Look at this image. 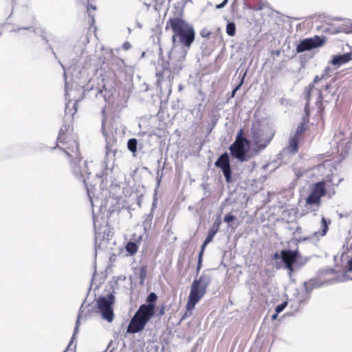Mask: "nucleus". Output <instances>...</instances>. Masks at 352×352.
Wrapping results in <instances>:
<instances>
[{
  "label": "nucleus",
  "instance_id": "nucleus-23",
  "mask_svg": "<svg viewBox=\"0 0 352 352\" xmlns=\"http://www.w3.org/2000/svg\"><path fill=\"white\" fill-rule=\"evenodd\" d=\"M142 239V236H138V239H131L129 241L127 242L125 246L126 251L129 253V255L133 256L134 255L138 249V244L139 241Z\"/></svg>",
  "mask_w": 352,
  "mask_h": 352
},
{
  "label": "nucleus",
  "instance_id": "nucleus-25",
  "mask_svg": "<svg viewBox=\"0 0 352 352\" xmlns=\"http://www.w3.org/2000/svg\"><path fill=\"white\" fill-rule=\"evenodd\" d=\"M137 272L136 274L138 275L140 278V285H143L144 284V280L147 276L148 267L146 265H142L140 267L138 270L135 269Z\"/></svg>",
  "mask_w": 352,
  "mask_h": 352
},
{
  "label": "nucleus",
  "instance_id": "nucleus-56",
  "mask_svg": "<svg viewBox=\"0 0 352 352\" xmlns=\"http://www.w3.org/2000/svg\"><path fill=\"white\" fill-rule=\"evenodd\" d=\"M47 45V47H48L49 50L52 52V54L54 56L55 58L58 59V57H57V56H56V54L53 47L51 46V45L49 43Z\"/></svg>",
  "mask_w": 352,
  "mask_h": 352
},
{
  "label": "nucleus",
  "instance_id": "nucleus-11",
  "mask_svg": "<svg viewBox=\"0 0 352 352\" xmlns=\"http://www.w3.org/2000/svg\"><path fill=\"white\" fill-rule=\"evenodd\" d=\"M320 223L321 228L319 230L314 232L312 234L307 236L296 238V243L298 244L305 241H309L311 244L316 245L320 237L324 236L327 234L329 224L331 223V219L322 217Z\"/></svg>",
  "mask_w": 352,
  "mask_h": 352
},
{
  "label": "nucleus",
  "instance_id": "nucleus-19",
  "mask_svg": "<svg viewBox=\"0 0 352 352\" xmlns=\"http://www.w3.org/2000/svg\"><path fill=\"white\" fill-rule=\"evenodd\" d=\"M329 283L330 281L329 280L320 282L317 278H311L309 280L305 281L303 283V288L311 295L313 289L321 287L329 284Z\"/></svg>",
  "mask_w": 352,
  "mask_h": 352
},
{
  "label": "nucleus",
  "instance_id": "nucleus-31",
  "mask_svg": "<svg viewBox=\"0 0 352 352\" xmlns=\"http://www.w3.org/2000/svg\"><path fill=\"white\" fill-rule=\"evenodd\" d=\"M227 184L232 182V171L231 166L221 169Z\"/></svg>",
  "mask_w": 352,
  "mask_h": 352
},
{
  "label": "nucleus",
  "instance_id": "nucleus-10",
  "mask_svg": "<svg viewBox=\"0 0 352 352\" xmlns=\"http://www.w3.org/2000/svg\"><path fill=\"white\" fill-rule=\"evenodd\" d=\"M213 278L211 270H205L198 278H195L191 285L190 291L204 297L206 289L212 283Z\"/></svg>",
  "mask_w": 352,
  "mask_h": 352
},
{
  "label": "nucleus",
  "instance_id": "nucleus-29",
  "mask_svg": "<svg viewBox=\"0 0 352 352\" xmlns=\"http://www.w3.org/2000/svg\"><path fill=\"white\" fill-rule=\"evenodd\" d=\"M84 304H85V301L83 302V303L81 305L80 309H79V311H78V317H77V319H76V324H75V327H74V332H73V336L72 337V340H71V342L68 345V347L71 345L72 344V342L73 341V340L74 339V337L76 336V335L78 333V329H79V325H80V316H81V314L82 313L83 311V307H84Z\"/></svg>",
  "mask_w": 352,
  "mask_h": 352
},
{
  "label": "nucleus",
  "instance_id": "nucleus-38",
  "mask_svg": "<svg viewBox=\"0 0 352 352\" xmlns=\"http://www.w3.org/2000/svg\"><path fill=\"white\" fill-rule=\"evenodd\" d=\"M160 160H157V164H158V168H157V178H156V181H157V186H159L160 184V182H161V179L163 176V170H164V165L162 166V167H160Z\"/></svg>",
  "mask_w": 352,
  "mask_h": 352
},
{
  "label": "nucleus",
  "instance_id": "nucleus-27",
  "mask_svg": "<svg viewBox=\"0 0 352 352\" xmlns=\"http://www.w3.org/2000/svg\"><path fill=\"white\" fill-rule=\"evenodd\" d=\"M138 142L136 138H130L127 142V148L129 151L133 153V156L135 157L138 151Z\"/></svg>",
  "mask_w": 352,
  "mask_h": 352
},
{
  "label": "nucleus",
  "instance_id": "nucleus-22",
  "mask_svg": "<svg viewBox=\"0 0 352 352\" xmlns=\"http://www.w3.org/2000/svg\"><path fill=\"white\" fill-rule=\"evenodd\" d=\"M244 4L248 8L254 10H261L265 6L263 0H244Z\"/></svg>",
  "mask_w": 352,
  "mask_h": 352
},
{
  "label": "nucleus",
  "instance_id": "nucleus-47",
  "mask_svg": "<svg viewBox=\"0 0 352 352\" xmlns=\"http://www.w3.org/2000/svg\"><path fill=\"white\" fill-rule=\"evenodd\" d=\"M210 34H211V32L210 30H208L207 28H203L200 31V35L203 38H208Z\"/></svg>",
  "mask_w": 352,
  "mask_h": 352
},
{
  "label": "nucleus",
  "instance_id": "nucleus-36",
  "mask_svg": "<svg viewBox=\"0 0 352 352\" xmlns=\"http://www.w3.org/2000/svg\"><path fill=\"white\" fill-rule=\"evenodd\" d=\"M305 130H306L305 124L303 122H301L296 128V132H295V134L294 135V136L300 139V138L303 135Z\"/></svg>",
  "mask_w": 352,
  "mask_h": 352
},
{
  "label": "nucleus",
  "instance_id": "nucleus-26",
  "mask_svg": "<svg viewBox=\"0 0 352 352\" xmlns=\"http://www.w3.org/2000/svg\"><path fill=\"white\" fill-rule=\"evenodd\" d=\"M299 141L300 139L294 135L289 138V149L292 153H296L298 151Z\"/></svg>",
  "mask_w": 352,
  "mask_h": 352
},
{
  "label": "nucleus",
  "instance_id": "nucleus-6",
  "mask_svg": "<svg viewBox=\"0 0 352 352\" xmlns=\"http://www.w3.org/2000/svg\"><path fill=\"white\" fill-rule=\"evenodd\" d=\"M325 182L320 181L315 183L311 190L310 193L305 199V207L307 210L315 212L317 211L321 206L322 197L326 195Z\"/></svg>",
  "mask_w": 352,
  "mask_h": 352
},
{
  "label": "nucleus",
  "instance_id": "nucleus-44",
  "mask_svg": "<svg viewBox=\"0 0 352 352\" xmlns=\"http://www.w3.org/2000/svg\"><path fill=\"white\" fill-rule=\"evenodd\" d=\"M58 63L60 65L62 69L64 70V78H65V91L66 92L65 95L67 96V91H68V83L67 82V80H66V70H65V65L60 62V60H58Z\"/></svg>",
  "mask_w": 352,
  "mask_h": 352
},
{
  "label": "nucleus",
  "instance_id": "nucleus-53",
  "mask_svg": "<svg viewBox=\"0 0 352 352\" xmlns=\"http://www.w3.org/2000/svg\"><path fill=\"white\" fill-rule=\"evenodd\" d=\"M210 243V241H207V239H204V242H203V243H202V244H201V250L204 251V250H205L206 247V246L208 245V244H209Z\"/></svg>",
  "mask_w": 352,
  "mask_h": 352
},
{
  "label": "nucleus",
  "instance_id": "nucleus-15",
  "mask_svg": "<svg viewBox=\"0 0 352 352\" xmlns=\"http://www.w3.org/2000/svg\"><path fill=\"white\" fill-rule=\"evenodd\" d=\"M146 324L147 323L145 321L134 314L128 324L124 336L126 337L127 333L134 334L141 332L144 329Z\"/></svg>",
  "mask_w": 352,
  "mask_h": 352
},
{
  "label": "nucleus",
  "instance_id": "nucleus-61",
  "mask_svg": "<svg viewBox=\"0 0 352 352\" xmlns=\"http://www.w3.org/2000/svg\"><path fill=\"white\" fill-rule=\"evenodd\" d=\"M273 258L274 259H280L281 260L280 252V253H278V252L274 253V255H273Z\"/></svg>",
  "mask_w": 352,
  "mask_h": 352
},
{
  "label": "nucleus",
  "instance_id": "nucleus-54",
  "mask_svg": "<svg viewBox=\"0 0 352 352\" xmlns=\"http://www.w3.org/2000/svg\"><path fill=\"white\" fill-rule=\"evenodd\" d=\"M201 267H202V263L197 261V267H196V274H197V276H198V274H199V272L201 270Z\"/></svg>",
  "mask_w": 352,
  "mask_h": 352
},
{
  "label": "nucleus",
  "instance_id": "nucleus-59",
  "mask_svg": "<svg viewBox=\"0 0 352 352\" xmlns=\"http://www.w3.org/2000/svg\"><path fill=\"white\" fill-rule=\"evenodd\" d=\"M41 38L45 41V44H48V43H49V40H48V38H47L45 33V34H43L41 36Z\"/></svg>",
  "mask_w": 352,
  "mask_h": 352
},
{
  "label": "nucleus",
  "instance_id": "nucleus-45",
  "mask_svg": "<svg viewBox=\"0 0 352 352\" xmlns=\"http://www.w3.org/2000/svg\"><path fill=\"white\" fill-rule=\"evenodd\" d=\"M76 106H77V102H75L74 104H73V109H74V112H72V110L69 109V104H66V106H65V113L67 114H69L71 113L72 115H73L74 113H75L77 111V108H76Z\"/></svg>",
  "mask_w": 352,
  "mask_h": 352
},
{
  "label": "nucleus",
  "instance_id": "nucleus-48",
  "mask_svg": "<svg viewBox=\"0 0 352 352\" xmlns=\"http://www.w3.org/2000/svg\"><path fill=\"white\" fill-rule=\"evenodd\" d=\"M221 224V219L219 218H217L214 223H212L211 228H214V230L219 231V227Z\"/></svg>",
  "mask_w": 352,
  "mask_h": 352
},
{
  "label": "nucleus",
  "instance_id": "nucleus-50",
  "mask_svg": "<svg viewBox=\"0 0 352 352\" xmlns=\"http://www.w3.org/2000/svg\"><path fill=\"white\" fill-rule=\"evenodd\" d=\"M105 109H106V105L104 107H103L102 108V133L104 135H105V133H104V121H105V117H104V113H105Z\"/></svg>",
  "mask_w": 352,
  "mask_h": 352
},
{
  "label": "nucleus",
  "instance_id": "nucleus-3",
  "mask_svg": "<svg viewBox=\"0 0 352 352\" xmlns=\"http://www.w3.org/2000/svg\"><path fill=\"white\" fill-rule=\"evenodd\" d=\"M114 89H107L105 85H96L95 80L90 79L86 85L83 87V96L90 100H95L100 103L102 101L107 104H111L113 102Z\"/></svg>",
  "mask_w": 352,
  "mask_h": 352
},
{
  "label": "nucleus",
  "instance_id": "nucleus-49",
  "mask_svg": "<svg viewBox=\"0 0 352 352\" xmlns=\"http://www.w3.org/2000/svg\"><path fill=\"white\" fill-rule=\"evenodd\" d=\"M245 75H246V73L245 72V73L243 74V76H242V77H241V80H240V82H239L238 83V85H236L234 89H233L234 90H235V91H237L238 90H239V89H240V88L241 87V86H242V85H243V84L244 83V79H245Z\"/></svg>",
  "mask_w": 352,
  "mask_h": 352
},
{
  "label": "nucleus",
  "instance_id": "nucleus-37",
  "mask_svg": "<svg viewBox=\"0 0 352 352\" xmlns=\"http://www.w3.org/2000/svg\"><path fill=\"white\" fill-rule=\"evenodd\" d=\"M152 219H153V214H152V212H151V213L149 214H147L146 216V218L144 220L143 223H142L145 230L151 228Z\"/></svg>",
  "mask_w": 352,
  "mask_h": 352
},
{
  "label": "nucleus",
  "instance_id": "nucleus-9",
  "mask_svg": "<svg viewBox=\"0 0 352 352\" xmlns=\"http://www.w3.org/2000/svg\"><path fill=\"white\" fill-rule=\"evenodd\" d=\"M250 146V142L246 138H241V141L236 138L234 142L230 146L229 150L232 157L243 162L249 160Z\"/></svg>",
  "mask_w": 352,
  "mask_h": 352
},
{
  "label": "nucleus",
  "instance_id": "nucleus-43",
  "mask_svg": "<svg viewBox=\"0 0 352 352\" xmlns=\"http://www.w3.org/2000/svg\"><path fill=\"white\" fill-rule=\"evenodd\" d=\"M234 219H236V217L233 215L231 212L228 213L225 215L223 221L227 223L229 226H230V223L232 222Z\"/></svg>",
  "mask_w": 352,
  "mask_h": 352
},
{
  "label": "nucleus",
  "instance_id": "nucleus-20",
  "mask_svg": "<svg viewBox=\"0 0 352 352\" xmlns=\"http://www.w3.org/2000/svg\"><path fill=\"white\" fill-rule=\"evenodd\" d=\"M352 59V53L346 52L342 54H337L333 56L331 63L335 66H340L343 64L348 63Z\"/></svg>",
  "mask_w": 352,
  "mask_h": 352
},
{
  "label": "nucleus",
  "instance_id": "nucleus-17",
  "mask_svg": "<svg viewBox=\"0 0 352 352\" xmlns=\"http://www.w3.org/2000/svg\"><path fill=\"white\" fill-rule=\"evenodd\" d=\"M155 314V309L152 307H149V305H146V304H142L139 307L138 310L135 313V314L142 320L145 321L146 323L149 322V320L154 316Z\"/></svg>",
  "mask_w": 352,
  "mask_h": 352
},
{
  "label": "nucleus",
  "instance_id": "nucleus-33",
  "mask_svg": "<svg viewBox=\"0 0 352 352\" xmlns=\"http://www.w3.org/2000/svg\"><path fill=\"white\" fill-rule=\"evenodd\" d=\"M349 272H352V258L347 261L346 270L342 272V280H352V278H349L347 275Z\"/></svg>",
  "mask_w": 352,
  "mask_h": 352
},
{
  "label": "nucleus",
  "instance_id": "nucleus-13",
  "mask_svg": "<svg viewBox=\"0 0 352 352\" xmlns=\"http://www.w3.org/2000/svg\"><path fill=\"white\" fill-rule=\"evenodd\" d=\"M300 256V252L298 249L294 250L284 249L280 251L281 261L283 263L285 267L289 271V276L295 271V265Z\"/></svg>",
  "mask_w": 352,
  "mask_h": 352
},
{
  "label": "nucleus",
  "instance_id": "nucleus-32",
  "mask_svg": "<svg viewBox=\"0 0 352 352\" xmlns=\"http://www.w3.org/2000/svg\"><path fill=\"white\" fill-rule=\"evenodd\" d=\"M69 126L63 124L59 130L58 135L57 137V142H62L66 140V132L69 130Z\"/></svg>",
  "mask_w": 352,
  "mask_h": 352
},
{
  "label": "nucleus",
  "instance_id": "nucleus-35",
  "mask_svg": "<svg viewBox=\"0 0 352 352\" xmlns=\"http://www.w3.org/2000/svg\"><path fill=\"white\" fill-rule=\"evenodd\" d=\"M226 33L230 36H234L236 34V25L234 22L228 21L226 28Z\"/></svg>",
  "mask_w": 352,
  "mask_h": 352
},
{
  "label": "nucleus",
  "instance_id": "nucleus-55",
  "mask_svg": "<svg viewBox=\"0 0 352 352\" xmlns=\"http://www.w3.org/2000/svg\"><path fill=\"white\" fill-rule=\"evenodd\" d=\"M204 252V251H202L200 250V251L199 252V255H198V258H197L198 262H201V263L203 262Z\"/></svg>",
  "mask_w": 352,
  "mask_h": 352
},
{
  "label": "nucleus",
  "instance_id": "nucleus-5",
  "mask_svg": "<svg viewBox=\"0 0 352 352\" xmlns=\"http://www.w3.org/2000/svg\"><path fill=\"white\" fill-rule=\"evenodd\" d=\"M72 174L75 177L84 183L87 188V192L92 206H94V199L95 197L94 192H92L91 189L88 188L89 179L91 172L89 166V162L82 161V158L80 157L77 160H72L69 162Z\"/></svg>",
  "mask_w": 352,
  "mask_h": 352
},
{
  "label": "nucleus",
  "instance_id": "nucleus-14",
  "mask_svg": "<svg viewBox=\"0 0 352 352\" xmlns=\"http://www.w3.org/2000/svg\"><path fill=\"white\" fill-rule=\"evenodd\" d=\"M56 147L64 152L69 162L81 157L79 152V145L76 140H69L56 143V146L54 147L53 149Z\"/></svg>",
  "mask_w": 352,
  "mask_h": 352
},
{
  "label": "nucleus",
  "instance_id": "nucleus-42",
  "mask_svg": "<svg viewBox=\"0 0 352 352\" xmlns=\"http://www.w3.org/2000/svg\"><path fill=\"white\" fill-rule=\"evenodd\" d=\"M287 305H288V302L287 301H283L280 304H279V305L276 306L275 311H276L277 313L280 314V312H282L286 308Z\"/></svg>",
  "mask_w": 352,
  "mask_h": 352
},
{
  "label": "nucleus",
  "instance_id": "nucleus-4",
  "mask_svg": "<svg viewBox=\"0 0 352 352\" xmlns=\"http://www.w3.org/2000/svg\"><path fill=\"white\" fill-rule=\"evenodd\" d=\"M106 152L104 160L102 162V171L101 173H97L96 177L102 179V182H107L108 179H111V174L116 156L118 153L117 140L116 138L106 139Z\"/></svg>",
  "mask_w": 352,
  "mask_h": 352
},
{
  "label": "nucleus",
  "instance_id": "nucleus-34",
  "mask_svg": "<svg viewBox=\"0 0 352 352\" xmlns=\"http://www.w3.org/2000/svg\"><path fill=\"white\" fill-rule=\"evenodd\" d=\"M219 118V116H217L214 114L211 116V120H210V122L208 123V127H207L208 134H210L212 131V130L214 129V128L215 127V126L217 124Z\"/></svg>",
  "mask_w": 352,
  "mask_h": 352
},
{
  "label": "nucleus",
  "instance_id": "nucleus-52",
  "mask_svg": "<svg viewBox=\"0 0 352 352\" xmlns=\"http://www.w3.org/2000/svg\"><path fill=\"white\" fill-rule=\"evenodd\" d=\"M241 138H245L243 136V130L242 129L238 131L236 138H238L239 141H241Z\"/></svg>",
  "mask_w": 352,
  "mask_h": 352
},
{
  "label": "nucleus",
  "instance_id": "nucleus-39",
  "mask_svg": "<svg viewBox=\"0 0 352 352\" xmlns=\"http://www.w3.org/2000/svg\"><path fill=\"white\" fill-rule=\"evenodd\" d=\"M88 2H89V1ZM91 9H92L93 10H95L96 9V7L95 6H93L92 4L88 3L87 6V14L91 19V22L94 23L95 21L94 16V14H92Z\"/></svg>",
  "mask_w": 352,
  "mask_h": 352
},
{
  "label": "nucleus",
  "instance_id": "nucleus-64",
  "mask_svg": "<svg viewBox=\"0 0 352 352\" xmlns=\"http://www.w3.org/2000/svg\"><path fill=\"white\" fill-rule=\"evenodd\" d=\"M278 314H279L278 313H277L276 311H275V313H274V314H272V317H271V318H272V320H275L277 318V317H278Z\"/></svg>",
  "mask_w": 352,
  "mask_h": 352
},
{
  "label": "nucleus",
  "instance_id": "nucleus-24",
  "mask_svg": "<svg viewBox=\"0 0 352 352\" xmlns=\"http://www.w3.org/2000/svg\"><path fill=\"white\" fill-rule=\"evenodd\" d=\"M203 297L198 295L191 291L188 296V302L186 304V309L188 311L192 310L195 305Z\"/></svg>",
  "mask_w": 352,
  "mask_h": 352
},
{
  "label": "nucleus",
  "instance_id": "nucleus-46",
  "mask_svg": "<svg viewBox=\"0 0 352 352\" xmlns=\"http://www.w3.org/2000/svg\"><path fill=\"white\" fill-rule=\"evenodd\" d=\"M305 99H306L307 102L305 104L304 110H305V113L307 116H309V102H310L311 100H308V98L307 97V88L305 89Z\"/></svg>",
  "mask_w": 352,
  "mask_h": 352
},
{
  "label": "nucleus",
  "instance_id": "nucleus-1",
  "mask_svg": "<svg viewBox=\"0 0 352 352\" xmlns=\"http://www.w3.org/2000/svg\"><path fill=\"white\" fill-rule=\"evenodd\" d=\"M166 30L170 29L172 35V50L168 53V60L164 58L161 61L162 72H157L158 82L166 78L169 83L173 80V75L177 74L182 70L186 60L187 52L190 48L195 38V31L192 25L183 19L170 17L166 23Z\"/></svg>",
  "mask_w": 352,
  "mask_h": 352
},
{
  "label": "nucleus",
  "instance_id": "nucleus-28",
  "mask_svg": "<svg viewBox=\"0 0 352 352\" xmlns=\"http://www.w3.org/2000/svg\"><path fill=\"white\" fill-rule=\"evenodd\" d=\"M310 296L311 295L308 292H307L304 288L302 291L297 292V299L298 305L296 308V310L298 309V307L301 303L309 299Z\"/></svg>",
  "mask_w": 352,
  "mask_h": 352
},
{
  "label": "nucleus",
  "instance_id": "nucleus-40",
  "mask_svg": "<svg viewBox=\"0 0 352 352\" xmlns=\"http://www.w3.org/2000/svg\"><path fill=\"white\" fill-rule=\"evenodd\" d=\"M32 32L41 36L43 34H45V30L40 27L34 26V19L33 18V28H32Z\"/></svg>",
  "mask_w": 352,
  "mask_h": 352
},
{
  "label": "nucleus",
  "instance_id": "nucleus-63",
  "mask_svg": "<svg viewBox=\"0 0 352 352\" xmlns=\"http://www.w3.org/2000/svg\"><path fill=\"white\" fill-rule=\"evenodd\" d=\"M330 70H331V68H330V67H326V68H325V69H324V74H322V75L324 76V78H323V79H322V80H323L324 79L325 76H326V75H327L328 72H329V71H330Z\"/></svg>",
  "mask_w": 352,
  "mask_h": 352
},
{
  "label": "nucleus",
  "instance_id": "nucleus-60",
  "mask_svg": "<svg viewBox=\"0 0 352 352\" xmlns=\"http://www.w3.org/2000/svg\"><path fill=\"white\" fill-rule=\"evenodd\" d=\"M302 233V228L300 226H297L295 228L294 234H300Z\"/></svg>",
  "mask_w": 352,
  "mask_h": 352
},
{
  "label": "nucleus",
  "instance_id": "nucleus-51",
  "mask_svg": "<svg viewBox=\"0 0 352 352\" xmlns=\"http://www.w3.org/2000/svg\"><path fill=\"white\" fill-rule=\"evenodd\" d=\"M228 0H223L221 3L216 5L217 9H221L228 4Z\"/></svg>",
  "mask_w": 352,
  "mask_h": 352
},
{
  "label": "nucleus",
  "instance_id": "nucleus-18",
  "mask_svg": "<svg viewBox=\"0 0 352 352\" xmlns=\"http://www.w3.org/2000/svg\"><path fill=\"white\" fill-rule=\"evenodd\" d=\"M14 27L15 28L11 30L12 32H16L20 36L28 37L33 28V16H30V21L26 24L14 25Z\"/></svg>",
  "mask_w": 352,
  "mask_h": 352
},
{
  "label": "nucleus",
  "instance_id": "nucleus-62",
  "mask_svg": "<svg viewBox=\"0 0 352 352\" xmlns=\"http://www.w3.org/2000/svg\"><path fill=\"white\" fill-rule=\"evenodd\" d=\"M126 280V276H117L116 277V282H118V280Z\"/></svg>",
  "mask_w": 352,
  "mask_h": 352
},
{
  "label": "nucleus",
  "instance_id": "nucleus-57",
  "mask_svg": "<svg viewBox=\"0 0 352 352\" xmlns=\"http://www.w3.org/2000/svg\"><path fill=\"white\" fill-rule=\"evenodd\" d=\"M131 47V44L129 42H124L122 45V48L124 50H128Z\"/></svg>",
  "mask_w": 352,
  "mask_h": 352
},
{
  "label": "nucleus",
  "instance_id": "nucleus-7",
  "mask_svg": "<svg viewBox=\"0 0 352 352\" xmlns=\"http://www.w3.org/2000/svg\"><path fill=\"white\" fill-rule=\"evenodd\" d=\"M250 133L256 152L265 149L274 135V131L268 126L260 128L253 125Z\"/></svg>",
  "mask_w": 352,
  "mask_h": 352
},
{
  "label": "nucleus",
  "instance_id": "nucleus-21",
  "mask_svg": "<svg viewBox=\"0 0 352 352\" xmlns=\"http://www.w3.org/2000/svg\"><path fill=\"white\" fill-rule=\"evenodd\" d=\"M214 166L220 169L231 166L229 154L227 152H224L220 155L215 161Z\"/></svg>",
  "mask_w": 352,
  "mask_h": 352
},
{
  "label": "nucleus",
  "instance_id": "nucleus-2",
  "mask_svg": "<svg viewBox=\"0 0 352 352\" xmlns=\"http://www.w3.org/2000/svg\"><path fill=\"white\" fill-rule=\"evenodd\" d=\"M323 78V75H321V76H316L313 82L310 83L307 87V97L308 100H311L312 98L316 97V104L318 112L320 113H322L324 109L323 102H331L333 100L336 94V91H333L329 95L324 94V92L328 91L329 89H333V87L328 83L320 86L319 82H322Z\"/></svg>",
  "mask_w": 352,
  "mask_h": 352
},
{
  "label": "nucleus",
  "instance_id": "nucleus-41",
  "mask_svg": "<svg viewBox=\"0 0 352 352\" xmlns=\"http://www.w3.org/2000/svg\"><path fill=\"white\" fill-rule=\"evenodd\" d=\"M218 232L217 230H214V228H210L208 232V234L206 237V239H207V241H210V242L212 241L213 239H214V236H215V234Z\"/></svg>",
  "mask_w": 352,
  "mask_h": 352
},
{
  "label": "nucleus",
  "instance_id": "nucleus-58",
  "mask_svg": "<svg viewBox=\"0 0 352 352\" xmlns=\"http://www.w3.org/2000/svg\"><path fill=\"white\" fill-rule=\"evenodd\" d=\"M165 314V307L162 305L159 310V316H162Z\"/></svg>",
  "mask_w": 352,
  "mask_h": 352
},
{
  "label": "nucleus",
  "instance_id": "nucleus-12",
  "mask_svg": "<svg viewBox=\"0 0 352 352\" xmlns=\"http://www.w3.org/2000/svg\"><path fill=\"white\" fill-rule=\"evenodd\" d=\"M326 41L324 36H314V37L302 39L296 46L297 53H302L305 51H311L322 46Z\"/></svg>",
  "mask_w": 352,
  "mask_h": 352
},
{
  "label": "nucleus",
  "instance_id": "nucleus-8",
  "mask_svg": "<svg viewBox=\"0 0 352 352\" xmlns=\"http://www.w3.org/2000/svg\"><path fill=\"white\" fill-rule=\"evenodd\" d=\"M115 296L113 293H109L107 296H100L96 300V312L102 319L111 322L114 318L113 305Z\"/></svg>",
  "mask_w": 352,
  "mask_h": 352
},
{
  "label": "nucleus",
  "instance_id": "nucleus-30",
  "mask_svg": "<svg viewBox=\"0 0 352 352\" xmlns=\"http://www.w3.org/2000/svg\"><path fill=\"white\" fill-rule=\"evenodd\" d=\"M157 296L155 292H151L146 298V305H149L155 309V304L157 300Z\"/></svg>",
  "mask_w": 352,
  "mask_h": 352
},
{
  "label": "nucleus",
  "instance_id": "nucleus-16",
  "mask_svg": "<svg viewBox=\"0 0 352 352\" xmlns=\"http://www.w3.org/2000/svg\"><path fill=\"white\" fill-rule=\"evenodd\" d=\"M68 71L71 73L74 78L80 79L87 74L86 66L82 65L80 60H72L70 64Z\"/></svg>",
  "mask_w": 352,
  "mask_h": 352
}]
</instances>
